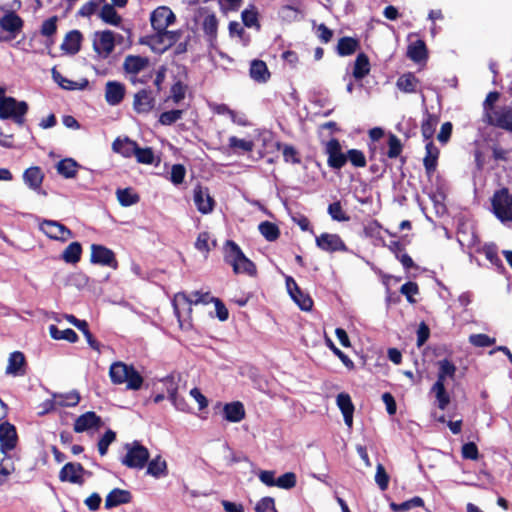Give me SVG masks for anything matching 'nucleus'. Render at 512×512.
<instances>
[{
	"instance_id": "f257e3e1",
	"label": "nucleus",
	"mask_w": 512,
	"mask_h": 512,
	"mask_svg": "<svg viewBox=\"0 0 512 512\" xmlns=\"http://www.w3.org/2000/svg\"><path fill=\"white\" fill-rule=\"evenodd\" d=\"M175 21V14L167 6H159L151 12L150 23L155 34L148 37L147 44L154 52L162 53L179 40L180 32L168 30Z\"/></svg>"
},
{
	"instance_id": "f03ea898",
	"label": "nucleus",
	"mask_w": 512,
	"mask_h": 512,
	"mask_svg": "<svg viewBox=\"0 0 512 512\" xmlns=\"http://www.w3.org/2000/svg\"><path fill=\"white\" fill-rule=\"evenodd\" d=\"M437 367V380L432 386L431 392L435 395L438 407L441 410H445L450 403V396L446 391L445 383L448 379H454L457 368L452 361L446 358L439 360Z\"/></svg>"
},
{
	"instance_id": "7ed1b4c3",
	"label": "nucleus",
	"mask_w": 512,
	"mask_h": 512,
	"mask_svg": "<svg viewBox=\"0 0 512 512\" xmlns=\"http://www.w3.org/2000/svg\"><path fill=\"white\" fill-rule=\"evenodd\" d=\"M109 376L113 384H126V388L129 390H139L144 381L143 377L132 365H128L122 361L111 364Z\"/></svg>"
},
{
	"instance_id": "20e7f679",
	"label": "nucleus",
	"mask_w": 512,
	"mask_h": 512,
	"mask_svg": "<svg viewBox=\"0 0 512 512\" xmlns=\"http://www.w3.org/2000/svg\"><path fill=\"white\" fill-rule=\"evenodd\" d=\"M225 261L230 264L236 274H247L254 276L256 274V266L249 260L240 247L231 240H228L224 247Z\"/></svg>"
},
{
	"instance_id": "39448f33",
	"label": "nucleus",
	"mask_w": 512,
	"mask_h": 512,
	"mask_svg": "<svg viewBox=\"0 0 512 512\" xmlns=\"http://www.w3.org/2000/svg\"><path fill=\"white\" fill-rule=\"evenodd\" d=\"M28 104L5 95V89L1 87L0 93V119H12L17 125H23L25 115L28 112Z\"/></svg>"
},
{
	"instance_id": "423d86ee",
	"label": "nucleus",
	"mask_w": 512,
	"mask_h": 512,
	"mask_svg": "<svg viewBox=\"0 0 512 512\" xmlns=\"http://www.w3.org/2000/svg\"><path fill=\"white\" fill-rule=\"evenodd\" d=\"M123 36L111 30L96 31L93 34V50L99 59H107L114 51L116 43H121Z\"/></svg>"
},
{
	"instance_id": "0eeeda50",
	"label": "nucleus",
	"mask_w": 512,
	"mask_h": 512,
	"mask_svg": "<svg viewBox=\"0 0 512 512\" xmlns=\"http://www.w3.org/2000/svg\"><path fill=\"white\" fill-rule=\"evenodd\" d=\"M495 216L501 222H512V194L507 188L497 190L491 200Z\"/></svg>"
},
{
	"instance_id": "6e6552de",
	"label": "nucleus",
	"mask_w": 512,
	"mask_h": 512,
	"mask_svg": "<svg viewBox=\"0 0 512 512\" xmlns=\"http://www.w3.org/2000/svg\"><path fill=\"white\" fill-rule=\"evenodd\" d=\"M125 448L127 453L122 459V464L129 468L142 469L149 459L148 449L138 442L126 444Z\"/></svg>"
},
{
	"instance_id": "1a4fd4ad",
	"label": "nucleus",
	"mask_w": 512,
	"mask_h": 512,
	"mask_svg": "<svg viewBox=\"0 0 512 512\" xmlns=\"http://www.w3.org/2000/svg\"><path fill=\"white\" fill-rule=\"evenodd\" d=\"M316 246L327 253L347 252L348 248L342 238L335 233L324 232L315 238Z\"/></svg>"
},
{
	"instance_id": "9d476101",
	"label": "nucleus",
	"mask_w": 512,
	"mask_h": 512,
	"mask_svg": "<svg viewBox=\"0 0 512 512\" xmlns=\"http://www.w3.org/2000/svg\"><path fill=\"white\" fill-rule=\"evenodd\" d=\"M39 229L49 238L62 242L72 237L70 229L54 220H43L39 223Z\"/></svg>"
},
{
	"instance_id": "9b49d317",
	"label": "nucleus",
	"mask_w": 512,
	"mask_h": 512,
	"mask_svg": "<svg viewBox=\"0 0 512 512\" xmlns=\"http://www.w3.org/2000/svg\"><path fill=\"white\" fill-rule=\"evenodd\" d=\"M487 119L491 125L512 132V106L496 107L491 113H488Z\"/></svg>"
},
{
	"instance_id": "f8f14e48",
	"label": "nucleus",
	"mask_w": 512,
	"mask_h": 512,
	"mask_svg": "<svg viewBox=\"0 0 512 512\" xmlns=\"http://www.w3.org/2000/svg\"><path fill=\"white\" fill-rule=\"evenodd\" d=\"M209 298V294H201L200 292H193L190 295H187L185 293H177L174 296L172 305L174 308V313L177 317H180L181 314V307L182 306H188V310L191 311V305L192 304H199V303H207Z\"/></svg>"
},
{
	"instance_id": "ddd939ff",
	"label": "nucleus",
	"mask_w": 512,
	"mask_h": 512,
	"mask_svg": "<svg viewBox=\"0 0 512 512\" xmlns=\"http://www.w3.org/2000/svg\"><path fill=\"white\" fill-rule=\"evenodd\" d=\"M91 262L94 264L108 266L113 269L118 267V262L115 258L114 252L99 244L91 245Z\"/></svg>"
},
{
	"instance_id": "4468645a",
	"label": "nucleus",
	"mask_w": 512,
	"mask_h": 512,
	"mask_svg": "<svg viewBox=\"0 0 512 512\" xmlns=\"http://www.w3.org/2000/svg\"><path fill=\"white\" fill-rule=\"evenodd\" d=\"M0 26L3 31L9 33V36L0 33V41H9L15 38L16 34L20 32L23 26V21L14 12H9L0 19Z\"/></svg>"
},
{
	"instance_id": "2eb2a0df",
	"label": "nucleus",
	"mask_w": 512,
	"mask_h": 512,
	"mask_svg": "<svg viewBox=\"0 0 512 512\" xmlns=\"http://www.w3.org/2000/svg\"><path fill=\"white\" fill-rule=\"evenodd\" d=\"M86 473L83 466L79 463H66L59 472V479L62 482L82 485L84 483V474Z\"/></svg>"
},
{
	"instance_id": "dca6fc26",
	"label": "nucleus",
	"mask_w": 512,
	"mask_h": 512,
	"mask_svg": "<svg viewBox=\"0 0 512 512\" xmlns=\"http://www.w3.org/2000/svg\"><path fill=\"white\" fill-rule=\"evenodd\" d=\"M325 152L328 155V165L333 169H341L347 162L346 155L341 151V145L337 139H331L326 143Z\"/></svg>"
},
{
	"instance_id": "f3484780",
	"label": "nucleus",
	"mask_w": 512,
	"mask_h": 512,
	"mask_svg": "<svg viewBox=\"0 0 512 512\" xmlns=\"http://www.w3.org/2000/svg\"><path fill=\"white\" fill-rule=\"evenodd\" d=\"M286 286L289 292V295L293 299V301L299 306V308L303 311L311 310L313 306V301L308 294H305L298 287L297 283L292 277L286 278Z\"/></svg>"
},
{
	"instance_id": "a211bd4d",
	"label": "nucleus",
	"mask_w": 512,
	"mask_h": 512,
	"mask_svg": "<svg viewBox=\"0 0 512 512\" xmlns=\"http://www.w3.org/2000/svg\"><path fill=\"white\" fill-rule=\"evenodd\" d=\"M193 200L197 210L202 214H209L213 211L215 201L207 188L200 185L194 188Z\"/></svg>"
},
{
	"instance_id": "6ab92c4d",
	"label": "nucleus",
	"mask_w": 512,
	"mask_h": 512,
	"mask_svg": "<svg viewBox=\"0 0 512 512\" xmlns=\"http://www.w3.org/2000/svg\"><path fill=\"white\" fill-rule=\"evenodd\" d=\"M149 65L147 57L139 55H127L123 62V69L126 74L130 75L132 82H135V77Z\"/></svg>"
},
{
	"instance_id": "aec40b11",
	"label": "nucleus",
	"mask_w": 512,
	"mask_h": 512,
	"mask_svg": "<svg viewBox=\"0 0 512 512\" xmlns=\"http://www.w3.org/2000/svg\"><path fill=\"white\" fill-rule=\"evenodd\" d=\"M18 441V436L16 432V428L9 422H4L0 424V445L1 451L3 453H7L8 451L13 450Z\"/></svg>"
},
{
	"instance_id": "412c9836",
	"label": "nucleus",
	"mask_w": 512,
	"mask_h": 512,
	"mask_svg": "<svg viewBox=\"0 0 512 512\" xmlns=\"http://www.w3.org/2000/svg\"><path fill=\"white\" fill-rule=\"evenodd\" d=\"M125 96V86L117 81H108L105 85V100L111 106L120 104Z\"/></svg>"
},
{
	"instance_id": "4be33fe9",
	"label": "nucleus",
	"mask_w": 512,
	"mask_h": 512,
	"mask_svg": "<svg viewBox=\"0 0 512 512\" xmlns=\"http://www.w3.org/2000/svg\"><path fill=\"white\" fill-rule=\"evenodd\" d=\"M101 424V418L95 412L89 411L80 415L74 423V431L77 433L85 432L92 428H98Z\"/></svg>"
},
{
	"instance_id": "5701e85b",
	"label": "nucleus",
	"mask_w": 512,
	"mask_h": 512,
	"mask_svg": "<svg viewBox=\"0 0 512 512\" xmlns=\"http://www.w3.org/2000/svg\"><path fill=\"white\" fill-rule=\"evenodd\" d=\"M25 364L24 354L20 351H15L9 356L5 373L12 376H23L26 373Z\"/></svg>"
},
{
	"instance_id": "b1692460",
	"label": "nucleus",
	"mask_w": 512,
	"mask_h": 512,
	"mask_svg": "<svg viewBox=\"0 0 512 512\" xmlns=\"http://www.w3.org/2000/svg\"><path fill=\"white\" fill-rule=\"evenodd\" d=\"M336 403L343 414L345 424L348 426V428H351L353 425L354 405L350 395L344 392L338 394Z\"/></svg>"
},
{
	"instance_id": "393cba45",
	"label": "nucleus",
	"mask_w": 512,
	"mask_h": 512,
	"mask_svg": "<svg viewBox=\"0 0 512 512\" xmlns=\"http://www.w3.org/2000/svg\"><path fill=\"white\" fill-rule=\"evenodd\" d=\"M154 102L151 92L143 89L135 94L133 107L137 113H148L153 109Z\"/></svg>"
},
{
	"instance_id": "a878e982",
	"label": "nucleus",
	"mask_w": 512,
	"mask_h": 512,
	"mask_svg": "<svg viewBox=\"0 0 512 512\" xmlns=\"http://www.w3.org/2000/svg\"><path fill=\"white\" fill-rule=\"evenodd\" d=\"M249 75L257 83H266L271 76L266 63L259 59L251 61Z\"/></svg>"
},
{
	"instance_id": "bb28decb",
	"label": "nucleus",
	"mask_w": 512,
	"mask_h": 512,
	"mask_svg": "<svg viewBox=\"0 0 512 512\" xmlns=\"http://www.w3.org/2000/svg\"><path fill=\"white\" fill-rule=\"evenodd\" d=\"M224 418L232 423H238L245 418L244 405L239 401L227 403L223 407Z\"/></svg>"
},
{
	"instance_id": "cd10ccee",
	"label": "nucleus",
	"mask_w": 512,
	"mask_h": 512,
	"mask_svg": "<svg viewBox=\"0 0 512 512\" xmlns=\"http://www.w3.org/2000/svg\"><path fill=\"white\" fill-rule=\"evenodd\" d=\"M131 501V493L127 490L115 488L113 489L105 499V508L112 509L121 504H126Z\"/></svg>"
},
{
	"instance_id": "c85d7f7f",
	"label": "nucleus",
	"mask_w": 512,
	"mask_h": 512,
	"mask_svg": "<svg viewBox=\"0 0 512 512\" xmlns=\"http://www.w3.org/2000/svg\"><path fill=\"white\" fill-rule=\"evenodd\" d=\"M397 88L404 93H416L420 87L419 79L411 72L401 75L396 82Z\"/></svg>"
},
{
	"instance_id": "c756f323",
	"label": "nucleus",
	"mask_w": 512,
	"mask_h": 512,
	"mask_svg": "<svg viewBox=\"0 0 512 512\" xmlns=\"http://www.w3.org/2000/svg\"><path fill=\"white\" fill-rule=\"evenodd\" d=\"M82 34L78 30H72L66 34L61 49L68 54L74 55L80 50Z\"/></svg>"
},
{
	"instance_id": "7c9ffc66",
	"label": "nucleus",
	"mask_w": 512,
	"mask_h": 512,
	"mask_svg": "<svg viewBox=\"0 0 512 512\" xmlns=\"http://www.w3.org/2000/svg\"><path fill=\"white\" fill-rule=\"evenodd\" d=\"M137 143L129 138H116L112 144L114 152L121 154L123 157L129 158L134 155Z\"/></svg>"
},
{
	"instance_id": "2f4dec72",
	"label": "nucleus",
	"mask_w": 512,
	"mask_h": 512,
	"mask_svg": "<svg viewBox=\"0 0 512 512\" xmlns=\"http://www.w3.org/2000/svg\"><path fill=\"white\" fill-rule=\"evenodd\" d=\"M25 184L34 191H39L43 181V173L39 167H30L23 174Z\"/></svg>"
},
{
	"instance_id": "473e14b6",
	"label": "nucleus",
	"mask_w": 512,
	"mask_h": 512,
	"mask_svg": "<svg viewBox=\"0 0 512 512\" xmlns=\"http://www.w3.org/2000/svg\"><path fill=\"white\" fill-rule=\"evenodd\" d=\"M426 155L423 159V164L426 172L430 175L436 170L437 160L439 156L438 148L433 144L432 141L426 143Z\"/></svg>"
},
{
	"instance_id": "72a5a7b5",
	"label": "nucleus",
	"mask_w": 512,
	"mask_h": 512,
	"mask_svg": "<svg viewBox=\"0 0 512 512\" xmlns=\"http://www.w3.org/2000/svg\"><path fill=\"white\" fill-rule=\"evenodd\" d=\"M52 78L53 80L63 89L66 90H83L88 85L87 80H83L82 82H74L72 80L64 77L60 72H58L55 68L52 69Z\"/></svg>"
},
{
	"instance_id": "f704fd0d",
	"label": "nucleus",
	"mask_w": 512,
	"mask_h": 512,
	"mask_svg": "<svg viewBox=\"0 0 512 512\" xmlns=\"http://www.w3.org/2000/svg\"><path fill=\"white\" fill-rule=\"evenodd\" d=\"M407 56L416 63L427 60V48L423 40L411 43L407 49Z\"/></svg>"
},
{
	"instance_id": "c9c22d12",
	"label": "nucleus",
	"mask_w": 512,
	"mask_h": 512,
	"mask_svg": "<svg viewBox=\"0 0 512 512\" xmlns=\"http://www.w3.org/2000/svg\"><path fill=\"white\" fill-rule=\"evenodd\" d=\"M370 72V61L366 54L360 53L357 55L354 67H353V77L356 80H361L365 76H367Z\"/></svg>"
},
{
	"instance_id": "e433bc0d",
	"label": "nucleus",
	"mask_w": 512,
	"mask_h": 512,
	"mask_svg": "<svg viewBox=\"0 0 512 512\" xmlns=\"http://www.w3.org/2000/svg\"><path fill=\"white\" fill-rule=\"evenodd\" d=\"M99 17L109 25L118 26L121 23V17L116 12L113 5L104 4L100 10Z\"/></svg>"
},
{
	"instance_id": "4c0bfd02",
	"label": "nucleus",
	"mask_w": 512,
	"mask_h": 512,
	"mask_svg": "<svg viewBox=\"0 0 512 512\" xmlns=\"http://www.w3.org/2000/svg\"><path fill=\"white\" fill-rule=\"evenodd\" d=\"M78 164L71 158L63 159L57 163V172L65 178L76 176Z\"/></svg>"
},
{
	"instance_id": "58836bf2",
	"label": "nucleus",
	"mask_w": 512,
	"mask_h": 512,
	"mask_svg": "<svg viewBox=\"0 0 512 512\" xmlns=\"http://www.w3.org/2000/svg\"><path fill=\"white\" fill-rule=\"evenodd\" d=\"M202 28L204 33L209 37V39H214L217 34L218 29V20L213 13H209L207 11L204 12Z\"/></svg>"
},
{
	"instance_id": "ea45409f",
	"label": "nucleus",
	"mask_w": 512,
	"mask_h": 512,
	"mask_svg": "<svg viewBox=\"0 0 512 512\" xmlns=\"http://www.w3.org/2000/svg\"><path fill=\"white\" fill-rule=\"evenodd\" d=\"M228 146L235 153L251 152L254 149V142L249 139H240L236 136H231L228 139Z\"/></svg>"
},
{
	"instance_id": "a19ab883",
	"label": "nucleus",
	"mask_w": 512,
	"mask_h": 512,
	"mask_svg": "<svg viewBox=\"0 0 512 512\" xmlns=\"http://www.w3.org/2000/svg\"><path fill=\"white\" fill-rule=\"evenodd\" d=\"M82 247L79 242L70 243L62 253V259L66 263L75 264L80 260Z\"/></svg>"
},
{
	"instance_id": "79ce46f5",
	"label": "nucleus",
	"mask_w": 512,
	"mask_h": 512,
	"mask_svg": "<svg viewBox=\"0 0 512 512\" xmlns=\"http://www.w3.org/2000/svg\"><path fill=\"white\" fill-rule=\"evenodd\" d=\"M50 336L55 340H66L70 343H75L78 340L76 332L70 328L65 330L58 329L55 325L49 326Z\"/></svg>"
},
{
	"instance_id": "37998d69",
	"label": "nucleus",
	"mask_w": 512,
	"mask_h": 512,
	"mask_svg": "<svg viewBox=\"0 0 512 512\" xmlns=\"http://www.w3.org/2000/svg\"><path fill=\"white\" fill-rule=\"evenodd\" d=\"M327 213L332 218V220L337 221V222H347L350 220L349 215L343 209L340 201H335V202L329 204V206L327 208Z\"/></svg>"
},
{
	"instance_id": "c03bdc74",
	"label": "nucleus",
	"mask_w": 512,
	"mask_h": 512,
	"mask_svg": "<svg viewBox=\"0 0 512 512\" xmlns=\"http://www.w3.org/2000/svg\"><path fill=\"white\" fill-rule=\"evenodd\" d=\"M166 469V461L158 456L149 462L147 473L153 477L159 478L166 475Z\"/></svg>"
},
{
	"instance_id": "a18cd8bd",
	"label": "nucleus",
	"mask_w": 512,
	"mask_h": 512,
	"mask_svg": "<svg viewBox=\"0 0 512 512\" xmlns=\"http://www.w3.org/2000/svg\"><path fill=\"white\" fill-rule=\"evenodd\" d=\"M116 196L119 203L124 207L134 205L139 201L138 195L130 188L118 189L116 191Z\"/></svg>"
},
{
	"instance_id": "49530a36",
	"label": "nucleus",
	"mask_w": 512,
	"mask_h": 512,
	"mask_svg": "<svg viewBox=\"0 0 512 512\" xmlns=\"http://www.w3.org/2000/svg\"><path fill=\"white\" fill-rule=\"evenodd\" d=\"M358 42L350 37H343L339 40L337 45V52L341 56H348L356 51Z\"/></svg>"
},
{
	"instance_id": "de8ad7c7",
	"label": "nucleus",
	"mask_w": 512,
	"mask_h": 512,
	"mask_svg": "<svg viewBox=\"0 0 512 512\" xmlns=\"http://www.w3.org/2000/svg\"><path fill=\"white\" fill-rule=\"evenodd\" d=\"M437 124L438 118L435 115H426L421 126L422 135L426 140H430L433 137Z\"/></svg>"
},
{
	"instance_id": "09e8293b",
	"label": "nucleus",
	"mask_w": 512,
	"mask_h": 512,
	"mask_svg": "<svg viewBox=\"0 0 512 512\" xmlns=\"http://www.w3.org/2000/svg\"><path fill=\"white\" fill-rule=\"evenodd\" d=\"M261 235L268 241H275L279 237V228L274 223L264 221L259 224Z\"/></svg>"
},
{
	"instance_id": "8fccbe9b",
	"label": "nucleus",
	"mask_w": 512,
	"mask_h": 512,
	"mask_svg": "<svg viewBox=\"0 0 512 512\" xmlns=\"http://www.w3.org/2000/svg\"><path fill=\"white\" fill-rule=\"evenodd\" d=\"M58 402V407H74L80 401V395L76 391H71L65 394H55Z\"/></svg>"
},
{
	"instance_id": "3c124183",
	"label": "nucleus",
	"mask_w": 512,
	"mask_h": 512,
	"mask_svg": "<svg viewBox=\"0 0 512 512\" xmlns=\"http://www.w3.org/2000/svg\"><path fill=\"white\" fill-rule=\"evenodd\" d=\"M134 156L136 157L137 161L142 164L151 165L155 161L154 152L152 148L149 147L140 148L137 145Z\"/></svg>"
},
{
	"instance_id": "603ef678",
	"label": "nucleus",
	"mask_w": 512,
	"mask_h": 512,
	"mask_svg": "<svg viewBox=\"0 0 512 512\" xmlns=\"http://www.w3.org/2000/svg\"><path fill=\"white\" fill-rule=\"evenodd\" d=\"M296 475L293 472H287L276 479L275 486L281 489H292L296 486Z\"/></svg>"
},
{
	"instance_id": "864d4df0",
	"label": "nucleus",
	"mask_w": 512,
	"mask_h": 512,
	"mask_svg": "<svg viewBox=\"0 0 512 512\" xmlns=\"http://www.w3.org/2000/svg\"><path fill=\"white\" fill-rule=\"evenodd\" d=\"M182 116H183V110H181V109L165 111V112L161 113V115L159 117V122L162 125H172L173 123L180 120L182 118Z\"/></svg>"
},
{
	"instance_id": "5fc2aeb1",
	"label": "nucleus",
	"mask_w": 512,
	"mask_h": 512,
	"mask_svg": "<svg viewBox=\"0 0 512 512\" xmlns=\"http://www.w3.org/2000/svg\"><path fill=\"white\" fill-rule=\"evenodd\" d=\"M325 343L348 369H352L354 367L353 361L339 348H337L330 338H326Z\"/></svg>"
},
{
	"instance_id": "6e6d98bb",
	"label": "nucleus",
	"mask_w": 512,
	"mask_h": 512,
	"mask_svg": "<svg viewBox=\"0 0 512 512\" xmlns=\"http://www.w3.org/2000/svg\"><path fill=\"white\" fill-rule=\"evenodd\" d=\"M496 339L486 334H472L469 336V342L475 347H488L495 343Z\"/></svg>"
},
{
	"instance_id": "4d7b16f0",
	"label": "nucleus",
	"mask_w": 512,
	"mask_h": 512,
	"mask_svg": "<svg viewBox=\"0 0 512 512\" xmlns=\"http://www.w3.org/2000/svg\"><path fill=\"white\" fill-rule=\"evenodd\" d=\"M116 434L112 430H107L98 442V451L101 456H104L109 445L115 440Z\"/></svg>"
},
{
	"instance_id": "13d9d810",
	"label": "nucleus",
	"mask_w": 512,
	"mask_h": 512,
	"mask_svg": "<svg viewBox=\"0 0 512 512\" xmlns=\"http://www.w3.org/2000/svg\"><path fill=\"white\" fill-rule=\"evenodd\" d=\"M347 160L351 162V164L355 167H365L366 166V158L362 151L357 149H350L347 152Z\"/></svg>"
},
{
	"instance_id": "bf43d9fd",
	"label": "nucleus",
	"mask_w": 512,
	"mask_h": 512,
	"mask_svg": "<svg viewBox=\"0 0 512 512\" xmlns=\"http://www.w3.org/2000/svg\"><path fill=\"white\" fill-rule=\"evenodd\" d=\"M375 482L382 491L388 488L389 476L382 464H378L376 467Z\"/></svg>"
},
{
	"instance_id": "052dcab7",
	"label": "nucleus",
	"mask_w": 512,
	"mask_h": 512,
	"mask_svg": "<svg viewBox=\"0 0 512 512\" xmlns=\"http://www.w3.org/2000/svg\"><path fill=\"white\" fill-rule=\"evenodd\" d=\"M170 180L174 185H179L184 181L186 169L181 164H175L171 168Z\"/></svg>"
},
{
	"instance_id": "680f3d73",
	"label": "nucleus",
	"mask_w": 512,
	"mask_h": 512,
	"mask_svg": "<svg viewBox=\"0 0 512 512\" xmlns=\"http://www.w3.org/2000/svg\"><path fill=\"white\" fill-rule=\"evenodd\" d=\"M14 472V464L10 458H3L0 462V484H3L7 477Z\"/></svg>"
},
{
	"instance_id": "e2e57ef3",
	"label": "nucleus",
	"mask_w": 512,
	"mask_h": 512,
	"mask_svg": "<svg viewBox=\"0 0 512 512\" xmlns=\"http://www.w3.org/2000/svg\"><path fill=\"white\" fill-rule=\"evenodd\" d=\"M388 146L389 149L387 155L389 158H396L400 155L402 151V145L400 140L395 135H390Z\"/></svg>"
},
{
	"instance_id": "0e129e2a",
	"label": "nucleus",
	"mask_w": 512,
	"mask_h": 512,
	"mask_svg": "<svg viewBox=\"0 0 512 512\" xmlns=\"http://www.w3.org/2000/svg\"><path fill=\"white\" fill-rule=\"evenodd\" d=\"M270 510H272L273 512H277L275 508V502L272 497H263L257 502L255 506L256 512H267Z\"/></svg>"
},
{
	"instance_id": "69168bd1",
	"label": "nucleus",
	"mask_w": 512,
	"mask_h": 512,
	"mask_svg": "<svg viewBox=\"0 0 512 512\" xmlns=\"http://www.w3.org/2000/svg\"><path fill=\"white\" fill-rule=\"evenodd\" d=\"M170 92L171 99L177 104L185 98L186 87L181 82H177L171 87Z\"/></svg>"
},
{
	"instance_id": "338daca9",
	"label": "nucleus",
	"mask_w": 512,
	"mask_h": 512,
	"mask_svg": "<svg viewBox=\"0 0 512 512\" xmlns=\"http://www.w3.org/2000/svg\"><path fill=\"white\" fill-rule=\"evenodd\" d=\"M104 2L105 0H90L80 8L79 14L83 17H89L94 14L97 7Z\"/></svg>"
},
{
	"instance_id": "774afa93",
	"label": "nucleus",
	"mask_w": 512,
	"mask_h": 512,
	"mask_svg": "<svg viewBox=\"0 0 512 512\" xmlns=\"http://www.w3.org/2000/svg\"><path fill=\"white\" fill-rule=\"evenodd\" d=\"M462 456L465 459L477 460L479 457V452L476 444L474 442L464 444L462 446Z\"/></svg>"
}]
</instances>
